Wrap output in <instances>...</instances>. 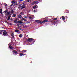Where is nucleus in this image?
I'll return each instance as SVG.
<instances>
[{
	"label": "nucleus",
	"mask_w": 77,
	"mask_h": 77,
	"mask_svg": "<svg viewBox=\"0 0 77 77\" xmlns=\"http://www.w3.org/2000/svg\"><path fill=\"white\" fill-rule=\"evenodd\" d=\"M23 18H27V16H24L23 17Z\"/></svg>",
	"instance_id": "7c9ffc66"
},
{
	"label": "nucleus",
	"mask_w": 77,
	"mask_h": 77,
	"mask_svg": "<svg viewBox=\"0 0 77 77\" xmlns=\"http://www.w3.org/2000/svg\"><path fill=\"white\" fill-rule=\"evenodd\" d=\"M14 21L15 23H16V24H17V23H18V20H17V19H15Z\"/></svg>",
	"instance_id": "1a4fd4ad"
},
{
	"label": "nucleus",
	"mask_w": 77,
	"mask_h": 77,
	"mask_svg": "<svg viewBox=\"0 0 77 77\" xmlns=\"http://www.w3.org/2000/svg\"><path fill=\"white\" fill-rule=\"evenodd\" d=\"M57 18H54V20H57Z\"/></svg>",
	"instance_id": "f704fd0d"
},
{
	"label": "nucleus",
	"mask_w": 77,
	"mask_h": 77,
	"mask_svg": "<svg viewBox=\"0 0 77 77\" xmlns=\"http://www.w3.org/2000/svg\"><path fill=\"white\" fill-rule=\"evenodd\" d=\"M12 20V19H11V20Z\"/></svg>",
	"instance_id": "a19ab883"
},
{
	"label": "nucleus",
	"mask_w": 77,
	"mask_h": 77,
	"mask_svg": "<svg viewBox=\"0 0 77 77\" xmlns=\"http://www.w3.org/2000/svg\"><path fill=\"white\" fill-rule=\"evenodd\" d=\"M11 14L13 15L12 16L13 17H16V15L15 14Z\"/></svg>",
	"instance_id": "dca6fc26"
},
{
	"label": "nucleus",
	"mask_w": 77,
	"mask_h": 77,
	"mask_svg": "<svg viewBox=\"0 0 77 77\" xmlns=\"http://www.w3.org/2000/svg\"><path fill=\"white\" fill-rule=\"evenodd\" d=\"M23 55V54H20L19 55L20 56H22Z\"/></svg>",
	"instance_id": "b1692460"
},
{
	"label": "nucleus",
	"mask_w": 77,
	"mask_h": 77,
	"mask_svg": "<svg viewBox=\"0 0 77 77\" xmlns=\"http://www.w3.org/2000/svg\"><path fill=\"white\" fill-rule=\"evenodd\" d=\"M11 13H14V10H11Z\"/></svg>",
	"instance_id": "c756f323"
},
{
	"label": "nucleus",
	"mask_w": 77,
	"mask_h": 77,
	"mask_svg": "<svg viewBox=\"0 0 77 77\" xmlns=\"http://www.w3.org/2000/svg\"><path fill=\"white\" fill-rule=\"evenodd\" d=\"M7 35V32L6 31H4L3 32V35L4 36H6Z\"/></svg>",
	"instance_id": "423d86ee"
},
{
	"label": "nucleus",
	"mask_w": 77,
	"mask_h": 77,
	"mask_svg": "<svg viewBox=\"0 0 77 77\" xmlns=\"http://www.w3.org/2000/svg\"><path fill=\"white\" fill-rule=\"evenodd\" d=\"M34 16L33 15H30V16L29 17L30 19H33L34 18Z\"/></svg>",
	"instance_id": "0eeeda50"
},
{
	"label": "nucleus",
	"mask_w": 77,
	"mask_h": 77,
	"mask_svg": "<svg viewBox=\"0 0 77 77\" xmlns=\"http://www.w3.org/2000/svg\"><path fill=\"white\" fill-rule=\"evenodd\" d=\"M40 2V0L36 1H34V3L35 4H38V3L39 2Z\"/></svg>",
	"instance_id": "39448f33"
},
{
	"label": "nucleus",
	"mask_w": 77,
	"mask_h": 77,
	"mask_svg": "<svg viewBox=\"0 0 77 77\" xmlns=\"http://www.w3.org/2000/svg\"><path fill=\"white\" fill-rule=\"evenodd\" d=\"M19 9H24L25 8V4L23 3L20 4V7H18Z\"/></svg>",
	"instance_id": "f257e3e1"
},
{
	"label": "nucleus",
	"mask_w": 77,
	"mask_h": 77,
	"mask_svg": "<svg viewBox=\"0 0 77 77\" xmlns=\"http://www.w3.org/2000/svg\"><path fill=\"white\" fill-rule=\"evenodd\" d=\"M36 5H35L33 7V9H35V8H36Z\"/></svg>",
	"instance_id": "c85d7f7f"
},
{
	"label": "nucleus",
	"mask_w": 77,
	"mask_h": 77,
	"mask_svg": "<svg viewBox=\"0 0 77 77\" xmlns=\"http://www.w3.org/2000/svg\"><path fill=\"white\" fill-rule=\"evenodd\" d=\"M22 20H24V21H27V20H26V19H25L24 18H23Z\"/></svg>",
	"instance_id": "5701e85b"
},
{
	"label": "nucleus",
	"mask_w": 77,
	"mask_h": 77,
	"mask_svg": "<svg viewBox=\"0 0 77 77\" xmlns=\"http://www.w3.org/2000/svg\"><path fill=\"white\" fill-rule=\"evenodd\" d=\"M0 13H1V14H3V13H2V10L0 11Z\"/></svg>",
	"instance_id": "cd10ccee"
},
{
	"label": "nucleus",
	"mask_w": 77,
	"mask_h": 77,
	"mask_svg": "<svg viewBox=\"0 0 77 77\" xmlns=\"http://www.w3.org/2000/svg\"><path fill=\"white\" fill-rule=\"evenodd\" d=\"M9 48H10V50H11L12 49H13V48H14V47H13L11 45H10L9 46Z\"/></svg>",
	"instance_id": "9b49d317"
},
{
	"label": "nucleus",
	"mask_w": 77,
	"mask_h": 77,
	"mask_svg": "<svg viewBox=\"0 0 77 77\" xmlns=\"http://www.w3.org/2000/svg\"><path fill=\"white\" fill-rule=\"evenodd\" d=\"M3 30L0 31V35H1V34H2L3 33Z\"/></svg>",
	"instance_id": "a211bd4d"
},
{
	"label": "nucleus",
	"mask_w": 77,
	"mask_h": 77,
	"mask_svg": "<svg viewBox=\"0 0 77 77\" xmlns=\"http://www.w3.org/2000/svg\"><path fill=\"white\" fill-rule=\"evenodd\" d=\"M10 20V17H8V21H9Z\"/></svg>",
	"instance_id": "473e14b6"
},
{
	"label": "nucleus",
	"mask_w": 77,
	"mask_h": 77,
	"mask_svg": "<svg viewBox=\"0 0 77 77\" xmlns=\"http://www.w3.org/2000/svg\"><path fill=\"white\" fill-rule=\"evenodd\" d=\"M12 6H13V5H12H12H11L10 6V7H12Z\"/></svg>",
	"instance_id": "72a5a7b5"
},
{
	"label": "nucleus",
	"mask_w": 77,
	"mask_h": 77,
	"mask_svg": "<svg viewBox=\"0 0 77 77\" xmlns=\"http://www.w3.org/2000/svg\"><path fill=\"white\" fill-rule=\"evenodd\" d=\"M26 2H28V3L30 2H32L31 0H26Z\"/></svg>",
	"instance_id": "2eb2a0df"
},
{
	"label": "nucleus",
	"mask_w": 77,
	"mask_h": 77,
	"mask_svg": "<svg viewBox=\"0 0 77 77\" xmlns=\"http://www.w3.org/2000/svg\"><path fill=\"white\" fill-rule=\"evenodd\" d=\"M45 22H48V20H45L42 21V23H45Z\"/></svg>",
	"instance_id": "9d476101"
},
{
	"label": "nucleus",
	"mask_w": 77,
	"mask_h": 77,
	"mask_svg": "<svg viewBox=\"0 0 77 77\" xmlns=\"http://www.w3.org/2000/svg\"><path fill=\"white\" fill-rule=\"evenodd\" d=\"M20 25L19 24H18L17 25V26H18Z\"/></svg>",
	"instance_id": "e433bc0d"
},
{
	"label": "nucleus",
	"mask_w": 77,
	"mask_h": 77,
	"mask_svg": "<svg viewBox=\"0 0 77 77\" xmlns=\"http://www.w3.org/2000/svg\"><path fill=\"white\" fill-rule=\"evenodd\" d=\"M65 17H64V16L62 17V20H65Z\"/></svg>",
	"instance_id": "6ab92c4d"
},
{
	"label": "nucleus",
	"mask_w": 77,
	"mask_h": 77,
	"mask_svg": "<svg viewBox=\"0 0 77 77\" xmlns=\"http://www.w3.org/2000/svg\"><path fill=\"white\" fill-rule=\"evenodd\" d=\"M23 51H24V50Z\"/></svg>",
	"instance_id": "37998d69"
},
{
	"label": "nucleus",
	"mask_w": 77,
	"mask_h": 77,
	"mask_svg": "<svg viewBox=\"0 0 77 77\" xmlns=\"http://www.w3.org/2000/svg\"><path fill=\"white\" fill-rule=\"evenodd\" d=\"M19 36L20 38H22V36H23V34H20L19 35Z\"/></svg>",
	"instance_id": "ddd939ff"
},
{
	"label": "nucleus",
	"mask_w": 77,
	"mask_h": 77,
	"mask_svg": "<svg viewBox=\"0 0 77 77\" xmlns=\"http://www.w3.org/2000/svg\"><path fill=\"white\" fill-rule=\"evenodd\" d=\"M17 23H19V24H23V22H22L20 20L18 21Z\"/></svg>",
	"instance_id": "4468645a"
},
{
	"label": "nucleus",
	"mask_w": 77,
	"mask_h": 77,
	"mask_svg": "<svg viewBox=\"0 0 77 77\" xmlns=\"http://www.w3.org/2000/svg\"><path fill=\"white\" fill-rule=\"evenodd\" d=\"M27 41H29V42H32V44H33V43L35 42V40L34 39L32 38H28L27 39Z\"/></svg>",
	"instance_id": "f03ea898"
},
{
	"label": "nucleus",
	"mask_w": 77,
	"mask_h": 77,
	"mask_svg": "<svg viewBox=\"0 0 77 77\" xmlns=\"http://www.w3.org/2000/svg\"><path fill=\"white\" fill-rule=\"evenodd\" d=\"M20 14H21V15H24V12H21L20 13Z\"/></svg>",
	"instance_id": "f3484780"
},
{
	"label": "nucleus",
	"mask_w": 77,
	"mask_h": 77,
	"mask_svg": "<svg viewBox=\"0 0 77 77\" xmlns=\"http://www.w3.org/2000/svg\"><path fill=\"white\" fill-rule=\"evenodd\" d=\"M11 13V12H9L8 13V15H9V14H10V13Z\"/></svg>",
	"instance_id": "2f4dec72"
},
{
	"label": "nucleus",
	"mask_w": 77,
	"mask_h": 77,
	"mask_svg": "<svg viewBox=\"0 0 77 77\" xmlns=\"http://www.w3.org/2000/svg\"><path fill=\"white\" fill-rule=\"evenodd\" d=\"M20 1H23V0H19Z\"/></svg>",
	"instance_id": "4c0bfd02"
},
{
	"label": "nucleus",
	"mask_w": 77,
	"mask_h": 77,
	"mask_svg": "<svg viewBox=\"0 0 77 77\" xmlns=\"http://www.w3.org/2000/svg\"><path fill=\"white\" fill-rule=\"evenodd\" d=\"M11 3H12L13 6H15V5H17V2L15 0L12 1Z\"/></svg>",
	"instance_id": "7ed1b4c3"
},
{
	"label": "nucleus",
	"mask_w": 77,
	"mask_h": 77,
	"mask_svg": "<svg viewBox=\"0 0 77 77\" xmlns=\"http://www.w3.org/2000/svg\"><path fill=\"white\" fill-rule=\"evenodd\" d=\"M12 20V19H11V20Z\"/></svg>",
	"instance_id": "79ce46f5"
},
{
	"label": "nucleus",
	"mask_w": 77,
	"mask_h": 77,
	"mask_svg": "<svg viewBox=\"0 0 77 77\" xmlns=\"http://www.w3.org/2000/svg\"><path fill=\"white\" fill-rule=\"evenodd\" d=\"M11 36H12L13 38H14V34H13V33L12 34Z\"/></svg>",
	"instance_id": "bb28decb"
},
{
	"label": "nucleus",
	"mask_w": 77,
	"mask_h": 77,
	"mask_svg": "<svg viewBox=\"0 0 77 77\" xmlns=\"http://www.w3.org/2000/svg\"><path fill=\"white\" fill-rule=\"evenodd\" d=\"M9 17H11V16H10Z\"/></svg>",
	"instance_id": "ea45409f"
},
{
	"label": "nucleus",
	"mask_w": 77,
	"mask_h": 77,
	"mask_svg": "<svg viewBox=\"0 0 77 77\" xmlns=\"http://www.w3.org/2000/svg\"><path fill=\"white\" fill-rule=\"evenodd\" d=\"M15 32H19V30H15Z\"/></svg>",
	"instance_id": "a878e982"
},
{
	"label": "nucleus",
	"mask_w": 77,
	"mask_h": 77,
	"mask_svg": "<svg viewBox=\"0 0 77 77\" xmlns=\"http://www.w3.org/2000/svg\"><path fill=\"white\" fill-rule=\"evenodd\" d=\"M5 15H8V11L7 10H6L5 11Z\"/></svg>",
	"instance_id": "6e6552de"
},
{
	"label": "nucleus",
	"mask_w": 77,
	"mask_h": 77,
	"mask_svg": "<svg viewBox=\"0 0 77 77\" xmlns=\"http://www.w3.org/2000/svg\"><path fill=\"white\" fill-rule=\"evenodd\" d=\"M35 11H36V10H34V12H35Z\"/></svg>",
	"instance_id": "58836bf2"
},
{
	"label": "nucleus",
	"mask_w": 77,
	"mask_h": 77,
	"mask_svg": "<svg viewBox=\"0 0 77 77\" xmlns=\"http://www.w3.org/2000/svg\"><path fill=\"white\" fill-rule=\"evenodd\" d=\"M13 52L14 53L16 54L17 53V51H13Z\"/></svg>",
	"instance_id": "393cba45"
},
{
	"label": "nucleus",
	"mask_w": 77,
	"mask_h": 77,
	"mask_svg": "<svg viewBox=\"0 0 77 77\" xmlns=\"http://www.w3.org/2000/svg\"><path fill=\"white\" fill-rule=\"evenodd\" d=\"M21 28V26H19L18 27V28L19 29V30H20Z\"/></svg>",
	"instance_id": "412c9836"
},
{
	"label": "nucleus",
	"mask_w": 77,
	"mask_h": 77,
	"mask_svg": "<svg viewBox=\"0 0 77 77\" xmlns=\"http://www.w3.org/2000/svg\"><path fill=\"white\" fill-rule=\"evenodd\" d=\"M30 14H28L27 15V18H29V17H30Z\"/></svg>",
	"instance_id": "4be33fe9"
},
{
	"label": "nucleus",
	"mask_w": 77,
	"mask_h": 77,
	"mask_svg": "<svg viewBox=\"0 0 77 77\" xmlns=\"http://www.w3.org/2000/svg\"><path fill=\"white\" fill-rule=\"evenodd\" d=\"M18 17L19 18H21V15H18Z\"/></svg>",
	"instance_id": "aec40b11"
},
{
	"label": "nucleus",
	"mask_w": 77,
	"mask_h": 77,
	"mask_svg": "<svg viewBox=\"0 0 77 77\" xmlns=\"http://www.w3.org/2000/svg\"><path fill=\"white\" fill-rule=\"evenodd\" d=\"M35 21L36 22H37V23H40V24H42V22H41L40 20H35Z\"/></svg>",
	"instance_id": "20e7f679"
},
{
	"label": "nucleus",
	"mask_w": 77,
	"mask_h": 77,
	"mask_svg": "<svg viewBox=\"0 0 77 77\" xmlns=\"http://www.w3.org/2000/svg\"><path fill=\"white\" fill-rule=\"evenodd\" d=\"M4 5L5 8L6 9H7V7H8V5H7V4H5Z\"/></svg>",
	"instance_id": "f8f14e48"
},
{
	"label": "nucleus",
	"mask_w": 77,
	"mask_h": 77,
	"mask_svg": "<svg viewBox=\"0 0 77 77\" xmlns=\"http://www.w3.org/2000/svg\"><path fill=\"white\" fill-rule=\"evenodd\" d=\"M26 51H26V50H25V51H24V52H26Z\"/></svg>",
	"instance_id": "c9c22d12"
}]
</instances>
